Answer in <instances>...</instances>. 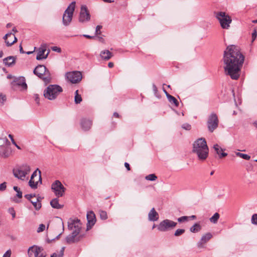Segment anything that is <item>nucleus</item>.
<instances>
[{
    "instance_id": "obj_1",
    "label": "nucleus",
    "mask_w": 257,
    "mask_h": 257,
    "mask_svg": "<svg viewBox=\"0 0 257 257\" xmlns=\"http://www.w3.org/2000/svg\"><path fill=\"white\" fill-rule=\"evenodd\" d=\"M244 61V56L236 45H230L224 51L222 61L225 74L237 80Z\"/></svg>"
},
{
    "instance_id": "obj_2",
    "label": "nucleus",
    "mask_w": 257,
    "mask_h": 257,
    "mask_svg": "<svg viewBox=\"0 0 257 257\" xmlns=\"http://www.w3.org/2000/svg\"><path fill=\"white\" fill-rule=\"evenodd\" d=\"M192 152L197 155L199 160H206L208 156L209 149L204 138H199L194 142Z\"/></svg>"
},
{
    "instance_id": "obj_3",
    "label": "nucleus",
    "mask_w": 257,
    "mask_h": 257,
    "mask_svg": "<svg viewBox=\"0 0 257 257\" xmlns=\"http://www.w3.org/2000/svg\"><path fill=\"white\" fill-rule=\"evenodd\" d=\"M63 91L62 88L58 85H50L44 91V96L50 100H55Z\"/></svg>"
},
{
    "instance_id": "obj_4",
    "label": "nucleus",
    "mask_w": 257,
    "mask_h": 257,
    "mask_svg": "<svg viewBox=\"0 0 257 257\" xmlns=\"http://www.w3.org/2000/svg\"><path fill=\"white\" fill-rule=\"evenodd\" d=\"M33 73L38 77L42 79L46 84L50 82L51 79V74L45 66L39 65L34 69Z\"/></svg>"
},
{
    "instance_id": "obj_5",
    "label": "nucleus",
    "mask_w": 257,
    "mask_h": 257,
    "mask_svg": "<svg viewBox=\"0 0 257 257\" xmlns=\"http://www.w3.org/2000/svg\"><path fill=\"white\" fill-rule=\"evenodd\" d=\"M31 171V167L27 164H23L13 170L14 176L21 180H25L26 176L28 175Z\"/></svg>"
},
{
    "instance_id": "obj_6",
    "label": "nucleus",
    "mask_w": 257,
    "mask_h": 257,
    "mask_svg": "<svg viewBox=\"0 0 257 257\" xmlns=\"http://www.w3.org/2000/svg\"><path fill=\"white\" fill-rule=\"evenodd\" d=\"M75 2H72L64 11L62 18L63 25L67 27L71 24L75 8Z\"/></svg>"
},
{
    "instance_id": "obj_7",
    "label": "nucleus",
    "mask_w": 257,
    "mask_h": 257,
    "mask_svg": "<svg viewBox=\"0 0 257 257\" xmlns=\"http://www.w3.org/2000/svg\"><path fill=\"white\" fill-rule=\"evenodd\" d=\"M68 227L69 229L71 231V233L66 238L67 242L71 244L78 241L80 238V237L78 236V234L81 229L80 226H68Z\"/></svg>"
},
{
    "instance_id": "obj_8",
    "label": "nucleus",
    "mask_w": 257,
    "mask_h": 257,
    "mask_svg": "<svg viewBox=\"0 0 257 257\" xmlns=\"http://www.w3.org/2000/svg\"><path fill=\"white\" fill-rule=\"evenodd\" d=\"M216 17L219 21L223 29H228L232 21L231 18L228 15H226L224 12H219L217 13Z\"/></svg>"
},
{
    "instance_id": "obj_9",
    "label": "nucleus",
    "mask_w": 257,
    "mask_h": 257,
    "mask_svg": "<svg viewBox=\"0 0 257 257\" xmlns=\"http://www.w3.org/2000/svg\"><path fill=\"white\" fill-rule=\"evenodd\" d=\"M66 79L70 82L75 84L79 83L82 79V74L80 71H74L65 73Z\"/></svg>"
},
{
    "instance_id": "obj_10",
    "label": "nucleus",
    "mask_w": 257,
    "mask_h": 257,
    "mask_svg": "<svg viewBox=\"0 0 257 257\" xmlns=\"http://www.w3.org/2000/svg\"><path fill=\"white\" fill-rule=\"evenodd\" d=\"M219 120L217 115L212 113L208 117L207 122L208 131L212 133L218 125Z\"/></svg>"
},
{
    "instance_id": "obj_11",
    "label": "nucleus",
    "mask_w": 257,
    "mask_h": 257,
    "mask_svg": "<svg viewBox=\"0 0 257 257\" xmlns=\"http://www.w3.org/2000/svg\"><path fill=\"white\" fill-rule=\"evenodd\" d=\"M51 188L55 193V195L58 197L63 196L66 190L65 188L59 180H56L52 184Z\"/></svg>"
},
{
    "instance_id": "obj_12",
    "label": "nucleus",
    "mask_w": 257,
    "mask_h": 257,
    "mask_svg": "<svg viewBox=\"0 0 257 257\" xmlns=\"http://www.w3.org/2000/svg\"><path fill=\"white\" fill-rule=\"evenodd\" d=\"M29 257H45L46 254L43 249L40 247L34 245L30 247L28 251Z\"/></svg>"
},
{
    "instance_id": "obj_13",
    "label": "nucleus",
    "mask_w": 257,
    "mask_h": 257,
    "mask_svg": "<svg viewBox=\"0 0 257 257\" xmlns=\"http://www.w3.org/2000/svg\"><path fill=\"white\" fill-rule=\"evenodd\" d=\"M90 19L89 12L86 6H82L79 14V21L83 23L88 21Z\"/></svg>"
},
{
    "instance_id": "obj_14",
    "label": "nucleus",
    "mask_w": 257,
    "mask_h": 257,
    "mask_svg": "<svg viewBox=\"0 0 257 257\" xmlns=\"http://www.w3.org/2000/svg\"><path fill=\"white\" fill-rule=\"evenodd\" d=\"M47 47V44L46 43H43L41 44V46L38 50L37 55L36 57L37 60H40L42 59H45L47 58L49 53V51H48L46 55L44 54Z\"/></svg>"
},
{
    "instance_id": "obj_15",
    "label": "nucleus",
    "mask_w": 257,
    "mask_h": 257,
    "mask_svg": "<svg viewBox=\"0 0 257 257\" xmlns=\"http://www.w3.org/2000/svg\"><path fill=\"white\" fill-rule=\"evenodd\" d=\"M212 235L210 233H207L203 235L200 240L197 242V246L199 249L205 247L206 243L212 238Z\"/></svg>"
},
{
    "instance_id": "obj_16",
    "label": "nucleus",
    "mask_w": 257,
    "mask_h": 257,
    "mask_svg": "<svg viewBox=\"0 0 257 257\" xmlns=\"http://www.w3.org/2000/svg\"><path fill=\"white\" fill-rule=\"evenodd\" d=\"M4 39L8 47L12 46L17 41V38L15 37L14 34H12V32L7 34L4 37Z\"/></svg>"
},
{
    "instance_id": "obj_17",
    "label": "nucleus",
    "mask_w": 257,
    "mask_h": 257,
    "mask_svg": "<svg viewBox=\"0 0 257 257\" xmlns=\"http://www.w3.org/2000/svg\"><path fill=\"white\" fill-rule=\"evenodd\" d=\"M86 218L87 220V225H94L96 223V219L95 215L93 211H89L87 212Z\"/></svg>"
},
{
    "instance_id": "obj_18",
    "label": "nucleus",
    "mask_w": 257,
    "mask_h": 257,
    "mask_svg": "<svg viewBox=\"0 0 257 257\" xmlns=\"http://www.w3.org/2000/svg\"><path fill=\"white\" fill-rule=\"evenodd\" d=\"M11 154V151L9 146L0 148V156L3 158H8Z\"/></svg>"
},
{
    "instance_id": "obj_19",
    "label": "nucleus",
    "mask_w": 257,
    "mask_h": 257,
    "mask_svg": "<svg viewBox=\"0 0 257 257\" xmlns=\"http://www.w3.org/2000/svg\"><path fill=\"white\" fill-rule=\"evenodd\" d=\"M81 125L84 131H88L92 125V121L90 119L83 118L81 121Z\"/></svg>"
},
{
    "instance_id": "obj_20",
    "label": "nucleus",
    "mask_w": 257,
    "mask_h": 257,
    "mask_svg": "<svg viewBox=\"0 0 257 257\" xmlns=\"http://www.w3.org/2000/svg\"><path fill=\"white\" fill-rule=\"evenodd\" d=\"M100 56L103 60H108L113 56V55L109 50H105L101 51Z\"/></svg>"
},
{
    "instance_id": "obj_21",
    "label": "nucleus",
    "mask_w": 257,
    "mask_h": 257,
    "mask_svg": "<svg viewBox=\"0 0 257 257\" xmlns=\"http://www.w3.org/2000/svg\"><path fill=\"white\" fill-rule=\"evenodd\" d=\"M56 227H55L54 229V230L55 231L54 235H55L56 237L55 238H52L51 239V240H53L55 239H58L59 237V236L61 235L64 230V226H56Z\"/></svg>"
},
{
    "instance_id": "obj_22",
    "label": "nucleus",
    "mask_w": 257,
    "mask_h": 257,
    "mask_svg": "<svg viewBox=\"0 0 257 257\" xmlns=\"http://www.w3.org/2000/svg\"><path fill=\"white\" fill-rule=\"evenodd\" d=\"M148 218L150 220L156 221L159 218V214L155 210L154 208H153L150 211L148 214Z\"/></svg>"
},
{
    "instance_id": "obj_23",
    "label": "nucleus",
    "mask_w": 257,
    "mask_h": 257,
    "mask_svg": "<svg viewBox=\"0 0 257 257\" xmlns=\"http://www.w3.org/2000/svg\"><path fill=\"white\" fill-rule=\"evenodd\" d=\"M196 218V216L195 215H191L190 216H184L178 218L177 220L180 223H186L189 220L195 219Z\"/></svg>"
},
{
    "instance_id": "obj_24",
    "label": "nucleus",
    "mask_w": 257,
    "mask_h": 257,
    "mask_svg": "<svg viewBox=\"0 0 257 257\" xmlns=\"http://www.w3.org/2000/svg\"><path fill=\"white\" fill-rule=\"evenodd\" d=\"M4 63L8 66H11L15 63V58L14 56H9L3 60Z\"/></svg>"
},
{
    "instance_id": "obj_25",
    "label": "nucleus",
    "mask_w": 257,
    "mask_h": 257,
    "mask_svg": "<svg viewBox=\"0 0 257 257\" xmlns=\"http://www.w3.org/2000/svg\"><path fill=\"white\" fill-rule=\"evenodd\" d=\"M35 198L31 200V202L33 204L36 210H39L41 207V203L39 197H34Z\"/></svg>"
},
{
    "instance_id": "obj_26",
    "label": "nucleus",
    "mask_w": 257,
    "mask_h": 257,
    "mask_svg": "<svg viewBox=\"0 0 257 257\" xmlns=\"http://www.w3.org/2000/svg\"><path fill=\"white\" fill-rule=\"evenodd\" d=\"M51 206L56 209H61L63 207V205L59 203V200L57 198L52 199L50 202Z\"/></svg>"
},
{
    "instance_id": "obj_27",
    "label": "nucleus",
    "mask_w": 257,
    "mask_h": 257,
    "mask_svg": "<svg viewBox=\"0 0 257 257\" xmlns=\"http://www.w3.org/2000/svg\"><path fill=\"white\" fill-rule=\"evenodd\" d=\"M50 223L52 224H56L57 225H64L62 219L58 216H55L53 217Z\"/></svg>"
},
{
    "instance_id": "obj_28",
    "label": "nucleus",
    "mask_w": 257,
    "mask_h": 257,
    "mask_svg": "<svg viewBox=\"0 0 257 257\" xmlns=\"http://www.w3.org/2000/svg\"><path fill=\"white\" fill-rule=\"evenodd\" d=\"M16 83L18 85L21 86L23 89H26L27 88V85L25 82L24 77H20L17 80Z\"/></svg>"
},
{
    "instance_id": "obj_29",
    "label": "nucleus",
    "mask_w": 257,
    "mask_h": 257,
    "mask_svg": "<svg viewBox=\"0 0 257 257\" xmlns=\"http://www.w3.org/2000/svg\"><path fill=\"white\" fill-rule=\"evenodd\" d=\"M172 226H153L152 229H156L158 231H166Z\"/></svg>"
},
{
    "instance_id": "obj_30",
    "label": "nucleus",
    "mask_w": 257,
    "mask_h": 257,
    "mask_svg": "<svg viewBox=\"0 0 257 257\" xmlns=\"http://www.w3.org/2000/svg\"><path fill=\"white\" fill-rule=\"evenodd\" d=\"M68 225H75L81 224L80 220L76 217L70 218L68 220Z\"/></svg>"
},
{
    "instance_id": "obj_31",
    "label": "nucleus",
    "mask_w": 257,
    "mask_h": 257,
    "mask_svg": "<svg viewBox=\"0 0 257 257\" xmlns=\"http://www.w3.org/2000/svg\"><path fill=\"white\" fill-rule=\"evenodd\" d=\"M10 143L6 138H0V148L5 147L6 146H10Z\"/></svg>"
},
{
    "instance_id": "obj_32",
    "label": "nucleus",
    "mask_w": 257,
    "mask_h": 257,
    "mask_svg": "<svg viewBox=\"0 0 257 257\" xmlns=\"http://www.w3.org/2000/svg\"><path fill=\"white\" fill-rule=\"evenodd\" d=\"M219 217V214L216 212L211 218H210L209 220L212 223L216 224L217 223Z\"/></svg>"
},
{
    "instance_id": "obj_33",
    "label": "nucleus",
    "mask_w": 257,
    "mask_h": 257,
    "mask_svg": "<svg viewBox=\"0 0 257 257\" xmlns=\"http://www.w3.org/2000/svg\"><path fill=\"white\" fill-rule=\"evenodd\" d=\"M37 171L39 172V181L41 182L42 178L41 176V171L39 170V169H37L32 174L31 179H34V178L37 177L38 175Z\"/></svg>"
},
{
    "instance_id": "obj_34",
    "label": "nucleus",
    "mask_w": 257,
    "mask_h": 257,
    "mask_svg": "<svg viewBox=\"0 0 257 257\" xmlns=\"http://www.w3.org/2000/svg\"><path fill=\"white\" fill-rule=\"evenodd\" d=\"M38 182L35 181L34 179H30L29 182V185L32 189H36L37 188Z\"/></svg>"
},
{
    "instance_id": "obj_35",
    "label": "nucleus",
    "mask_w": 257,
    "mask_h": 257,
    "mask_svg": "<svg viewBox=\"0 0 257 257\" xmlns=\"http://www.w3.org/2000/svg\"><path fill=\"white\" fill-rule=\"evenodd\" d=\"M235 155L237 157L241 158L246 160H249L250 158V157L249 155H248L247 154H242V153H241L239 152H236Z\"/></svg>"
},
{
    "instance_id": "obj_36",
    "label": "nucleus",
    "mask_w": 257,
    "mask_h": 257,
    "mask_svg": "<svg viewBox=\"0 0 257 257\" xmlns=\"http://www.w3.org/2000/svg\"><path fill=\"white\" fill-rule=\"evenodd\" d=\"M168 100L171 103L174 104L175 106L178 107L179 106V102L174 96H169V99Z\"/></svg>"
},
{
    "instance_id": "obj_37",
    "label": "nucleus",
    "mask_w": 257,
    "mask_h": 257,
    "mask_svg": "<svg viewBox=\"0 0 257 257\" xmlns=\"http://www.w3.org/2000/svg\"><path fill=\"white\" fill-rule=\"evenodd\" d=\"M159 225H177V223L169 219L162 221Z\"/></svg>"
},
{
    "instance_id": "obj_38",
    "label": "nucleus",
    "mask_w": 257,
    "mask_h": 257,
    "mask_svg": "<svg viewBox=\"0 0 257 257\" xmlns=\"http://www.w3.org/2000/svg\"><path fill=\"white\" fill-rule=\"evenodd\" d=\"M99 214L100 216V218L102 220H105L107 218V215L106 211L103 210H99Z\"/></svg>"
},
{
    "instance_id": "obj_39",
    "label": "nucleus",
    "mask_w": 257,
    "mask_h": 257,
    "mask_svg": "<svg viewBox=\"0 0 257 257\" xmlns=\"http://www.w3.org/2000/svg\"><path fill=\"white\" fill-rule=\"evenodd\" d=\"M13 189L17 192V197L21 198L22 197V192L20 190V189L17 186H14Z\"/></svg>"
},
{
    "instance_id": "obj_40",
    "label": "nucleus",
    "mask_w": 257,
    "mask_h": 257,
    "mask_svg": "<svg viewBox=\"0 0 257 257\" xmlns=\"http://www.w3.org/2000/svg\"><path fill=\"white\" fill-rule=\"evenodd\" d=\"M146 179L149 181H155L157 177L154 174H151L146 176Z\"/></svg>"
},
{
    "instance_id": "obj_41",
    "label": "nucleus",
    "mask_w": 257,
    "mask_h": 257,
    "mask_svg": "<svg viewBox=\"0 0 257 257\" xmlns=\"http://www.w3.org/2000/svg\"><path fill=\"white\" fill-rule=\"evenodd\" d=\"M213 149L218 155H220L221 152L223 151V149L217 144L213 146Z\"/></svg>"
},
{
    "instance_id": "obj_42",
    "label": "nucleus",
    "mask_w": 257,
    "mask_h": 257,
    "mask_svg": "<svg viewBox=\"0 0 257 257\" xmlns=\"http://www.w3.org/2000/svg\"><path fill=\"white\" fill-rule=\"evenodd\" d=\"M201 229V226H192L190 230L192 232H197Z\"/></svg>"
},
{
    "instance_id": "obj_43",
    "label": "nucleus",
    "mask_w": 257,
    "mask_h": 257,
    "mask_svg": "<svg viewBox=\"0 0 257 257\" xmlns=\"http://www.w3.org/2000/svg\"><path fill=\"white\" fill-rule=\"evenodd\" d=\"M7 98L5 95L0 94V106L4 105V102L6 101Z\"/></svg>"
},
{
    "instance_id": "obj_44",
    "label": "nucleus",
    "mask_w": 257,
    "mask_h": 257,
    "mask_svg": "<svg viewBox=\"0 0 257 257\" xmlns=\"http://www.w3.org/2000/svg\"><path fill=\"white\" fill-rule=\"evenodd\" d=\"M185 232V230L184 229H178L175 231L174 235L175 236H179L182 234H183Z\"/></svg>"
},
{
    "instance_id": "obj_45",
    "label": "nucleus",
    "mask_w": 257,
    "mask_h": 257,
    "mask_svg": "<svg viewBox=\"0 0 257 257\" xmlns=\"http://www.w3.org/2000/svg\"><path fill=\"white\" fill-rule=\"evenodd\" d=\"M251 221L252 224L257 225V214H254L252 215Z\"/></svg>"
},
{
    "instance_id": "obj_46",
    "label": "nucleus",
    "mask_w": 257,
    "mask_h": 257,
    "mask_svg": "<svg viewBox=\"0 0 257 257\" xmlns=\"http://www.w3.org/2000/svg\"><path fill=\"white\" fill-rule=\"evenodd\" d=\"M182 128L187 131H189L191 128V126L188 123H184L182 125Z\"/></svg>"
},
{
    "instance_id": "obj_47",
    "label": "nucleus",
    "mask_w": 257,
    "mask_h": 257,
    "mask_svg": "<svg viewBox=\"0 0 257 257\" xmlns=\"http://www.w3.org/2000/svg\"><path fill=\"white\" fill-rule=\"evenodd\" d=\"M74 101L76 104L80 103L82 101V98L81 95H76L74 97Z\"/></svg>"
},
{
    "instance_id": "obj_48",
    "label": "nucleus",
    "mask_w": 257,
    "mask_h": 257,
    "mask_svg": "<svg viewBox=\"0 0 257 257\" xmlns=\"http://www.w3.org/2000/svg\"><path fill=\"white\" fill-rule=\"evenodd\" d=\"M251 37H252L251 43H253L257 37V31H256V29H254L253 30L252 33V35H251Z\"/></svg>"
},
{
    "instance_id": "obj_49",
    "label": "nucleus",
    "mask_w": 257,
    "mask_h": 257,
    "mask_svg": "<svg viewBox=\"0 0 257 257\" xmlns=\"http://www.w3.org/2000/svg\"><path fill=\"white\" fill-rule=\"evenodd\" d=\"M25 197L29 200L30 201L32 200L34 197H35V194H26L25 195Z\"/></svg>"
},
{
    "instance_id": "obj_50",
    "label": "nucleus",
    "mask_w": 257,
    "mask_h": 257,
    "mask_svg": "<svg viewBox=\"0 0 257 257\" xmlns=\"http://www.w3.org/2000/svg\"><path fill=\"white\" fill-rule=\"evenodd\" d=\"M7 183L4 182L0 184V191H4L6 189Z\"/></svg>"
},
{
    "instance_id": "obj_51",
    "label": "nucleus",
    "mask_w": 257,
    "mask_h": 257,
    "mask_svg": "<svg viewBox=\"0 0 257 257\" xmlns=\"http://www.w3.org/2000/svg\"><path fill=\"white\" fill-rule=\"evenodd\" d=\"M101 28H102V26H101L98 25V26H96V30H95V34L96 35H98V34H101L100 29Z\"/></svg>"
},
{
    "instance_id": "obj_52",
    "label": "nucleus",
    "mask_w": 257,
    "mask_h": 257,
    "mask_svg": "<svg viewBox=\"0 0 257 257\" xmlns=\"http://www.w3.org/2000/svg\"><path fill=\"white\" fill-rule=\"evenodd\" d=\"M51 49L53 51L58 52V53H60L61 52V48L59 47H56V46L52 47L51 48Z\"/></svg>"
},
{
    "instance_id": "obj_53",
    "label": "nucleus",
    "mask_w": 257,
    "mask_h": 257,
    "mask_svg": "<svg viewBox=\"0 0 257 257\" xmlns=\"http://www.w3.org/2000/svg\"><path fill=\"white\" fill-rule=\"evenodd\" d=\"M9 212L12 215L13 218L15 217V211L13 208H11L9 209Z\"/></svg>"
},
{
    "instance_id": "obj_54",
    "label": "nucleus",
    "mask_w": 257,
    "mask_h": 257,
    "mask_svg": "<svg viewBox=\"0 0 257 257\" xmlns=\"http://www.w3.org/2000/svg\"><path fill=\"white\" fill-rule=\"evenodd\" d=\"M46 229V226H40L37 229L38 232H41L45 230Z\"/></svg>"
},
{
    "instance_id": "obj_55",
    "label": "nucleus",
    "mask_w": 257,
    "mask_h": 257,
    "mask_svg": "<svg viewBox=\"0 0 257 257\" xmlns=\"http://www.w3.org/2000/svg\"><path fill=\"white\" fill-rule=\"evenodd\" d=\"M11 255V250H8L4 254L3 257H10Z\"/></svg>"
},
{
    "instance_id": "obj_56",
    "label": "nucleus",
    "mask_w": 257,
    "mask_h": 257,
    "mask_svg": "<svg viewBox=\"0 0 257 257\" xmlns=\"http://www.w3.org/2000/svg\"><path fill=\"white\" fill-rule=\"evenodd\" d=\"M219 155V158H221L225 157L227 156V154L226 153L221 152V153L220 154V155Z\"/></svg>"
},
{
    "instance_id": "obj_57",
    "label": "nucleus",
    "mask_w": 257,
    "mask_h": 257,
    "mask_svg": "<svg viewBox=\"0 0 257 257\" xmlns=\"http://www.w3.org/2000/svg\"><path fill=\"white\" fill-rule=\"evenodd\" d=\"M64 250V247H63L61 248V250L60 251V254L59 255V257H62L63 255Z\"/></svg>"
},
{
    "instance_id": "obj_58",
    "label": "nucleus",
    "mask_w": 257,
    "mask_h": 257,
    "mask_svg": "<svg viewBox=\"0 0 257 257\" xmlns=\"http://www.w3.org/2000/svg\"><path fill=\"white\" fill-rule=\"evenodd\" d=\"M124 166L125 167L127 170H130V167L128 163L125 162L124 163Z\"/></svg>"
},
{
    "instance_id": "obj_59",
    "label": "nucleus",
    "mask_w": 257,
    "mask_h": 257,
    "mask_svg": "<svg viewBox=\"0 0 257 257\" xmlns=\"http://www.w3.org/2000/svg\"><path fill=\"white\" fill-rule=\"evenodd\" d=\"M153 91H154L155 93L157 92V86L155 84L153 85Z\"/></svg>"
},
{
    "instance_id": "obj_60",
    "label": "nucleus",
    "mask_w": 257,
    "mask_h": 257,
    "mask_svg": "<svg viewBox=\"0 0 257 257\" xmlns=\"http://www.w3.org/2000/svg\"><path fill=\"white\" fill-rule=\"evenodd\" d=\"M19 47H20V53H22V54L25 53V52L24 51V50L23 49V47H22L21 45H20Z\"/></svg>"
},
{
    "instance_id": "obj_61",
    "label": "nucleus",
    "mask_w": 257,
    "mask_h": 257,
    "mask_svg": "<svg viewBox=\"0 0 257 257\" xmlns=\"http://www.w3.org/2000/svg\"><path fill=\"white\" fill-rule=\"evenodd\" d=\"M83 37L86 38H88V39H92L94 38V37L93 36H91L90 35H83Z\"/></svg>"
},
{
    "instance_id": "obj_62",
    "label": "nucleus",
    "mask_w": 257,
    "mask_h": 257,
    "mask_svg": "<svg viewBox=\"0 0 257 257\" xmlns=\"http://www.w3.org/2000/svg\"><path fill=\"white\" fill-rule=\"evenodd\" d=\"M114 66V64L112 62H109L108 64V66L109 68H112Z\"/></svg>"
},
{
    "instance_id": "obj_63",
    "label": "nucleus",
    "mask_w": 257,
    "mask_h": 257,
    "mask_svg": "<svg viewBox=\"0 0 257 257\" xmlns=\"http://www.w3.org/2000/svg\"><path fill=\"white\" fill-rule=\"evenodd\" d=\"M105 3H113L114 1H112V0H102Z\"/></svg>"
},
{
    "instance_id": "obj_64",
    "label": "nucleus",
    "mask_w": 257,
    "mask_h": 257,
    "mask_svg": "<svg viewBox=\"0 0 257 257\" xmlns=\"http://www.w3.org/2000/svg\"><path fill=\"white\" fill-rule=\"evenodd\" d=\"M35 100L37 102V103H39V98H38V94H36L35 95Z\"/></svg>"
}]
</instances>
